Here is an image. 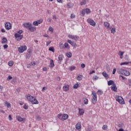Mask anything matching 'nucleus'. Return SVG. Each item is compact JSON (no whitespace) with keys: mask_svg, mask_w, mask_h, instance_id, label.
Instances as JSON below:
<instances>
[{"mask_svg":"<svg viewBox=\"0 0 131 131\" xmlns=\"http://www.w3.org/2000/svg\"><path fill=\"white\" fill-rule=\"evenodd\" d=\"M12 78H13V77H12L11 76H8V80H11V79H12Z\"/></svg>","mask_w":131,"mask_h":131,"instance_id":"nucleus-60","label":"nucleus"},{"mask_svg":"<svg viewBox=\"0 0 131 131\" xmlns=\"http://www.w3.org/2000/svg\"><path fill=\"white\" fill-rule=\"evenodd\" d=\"M21 48H23V50L24 52V51H26L27 50V47L26 46H21Z\"/></svg>","mask_w":131,"mask_h":131,"instance_id":"nucleus-44","label":"nucleus"},{"mask_svg":"<svg viewBox=\"0 0 131 131\" xmlns=\"http://www.w3.org/2000/svg\"><path fill=\"white\" fill-rule=\"evenodd\" d=\"M47 90H48V88H47L46 87H43L42 89V92H44V91H47Z\"/></svg>","mask_w":131,"mask_h":131,"instance_id":"nucleus-54","label":"nucleus"},{"mask_svg":"<svg viewBox=\"0 0 131 131\" xmlns=\"http://www.w3.org/2000/svg\"><path fill=\"white\" fill-rule=\"evenodd\" d=\"M59 48L61 49V50L64 49V46L63 45V43L61 42L59 43Z\"/></svg>","mask_w":131,"mask_h":131,"instance_id":"nucleus-31","label":"nucleus"},{"mask_svg":"<svg viewBox=\"0 0 131 131\" xmlns=\"http://www.w3.org/2000/svg\"><path fill=\"white\" fill-rule=\"evenodd\" d=\"M112 91H114V92H116L117 91V88H116V84H114L111 86Z\"/></svg>","mask_w":131,"mask_h":131,"instance_id":"nucleus-15","label":"nucleus"},{"mask_svg":"<svg viewBox=\"0 0 131 131\" xmlns=\"http://www.w3.org/2000/svg\"><path fill=\"white\" fill-rule=\"evenodd\" d=\"M129 62H122L120 64L121 66H122V65H126L127 64H129Z\"/></svg>","mask_w":131,"mask_h":131,"instance_id":"nucleus-42","label":"nucleus"},{"mask_svg":"<svg viewBox=\"0 0 131 131\" xmlns=\"http://www.w3.org/2000/svg\"><path fill=\"white\" fill-rule=\"evenodd\" d=\"M76 128H77V129H80V128H81V125L80 124V123L76 124Z\"/></svg>","mask_w":131,"mask_h":131,"instance_id":"nucleus-23","label":"nucleus"},{"mask_svg":"<svg viewBox=\"0 0 131 131\" xmlns=\"http://www.w3.org/2000/svg\"><path fill=\"white\" fill-rule=\"evenodd\" d=\"M85 12L86 14H90L91 13V10L89 8H86L85 9Z\"/></svg>","mask_w":131,"mask_h":131,"instance_id":"nucleus-29","label":"nucleus"},{"mask_svg":"<svg viewBox=\"0 0 131 131\" xmlns=\"http://www.w3.org/2000/svg\"><path fill=\"white\" fill-rule=\"evenodd\" d=\"M63 91L64 92H67L68 91H69V85H66L63 86Z\"/></svg>","mask_w":131,"mask_h":131,"instance_id":"nucleus-14","label":"nucleus"},{"mask_svg":"<svg viewBox=\"0 0 131 131\" xmlns=\"http://www.w3.org/2000/svg\"><path fill=\"white\" fill-rule=\"evenodd\" d=\"M82 77H83V76L82 75H79L78 77H77V80H79V81H80V80H81V79H82Z\"/></svg>","mask_w":131,"mask_h":131,"instance_id":"nucleus-26","label":"nucleus"},{"mask_svg":"<svg viewBox=\"0 0 131 131\" xmlns=\"http://www.w3.org/2000/svg\"><path fill=\"white\" fill-rule=\"evenodd\" d=\"M86 131H91L92 130V128L90 127H88L85 128Z\"/></svg>","mask_w":131,"mask_h":131,"instance_id":"nucleus-48","label":"nucleus"},{"mask_svg":"<svg viewBox=\"0 0 131 131\" xmlns=\"http://www.w3.org/2000/svg\"><path fill=\"white\" fill-rule=\"evenodd\" d=\"M119 55L120 56V59H122L123 58V54H124V52H119Z\"/></svg>","mask_w":131,"mask_h":131,"instance_id":"nucleus-25","label":"nucleus"},{"mask_svg":"<svg viewBox=\"0 0 131 131\" xmlns=\"http://www.w3.org/2000/svg\"><path fill=\"white\" fill-rule=\"evenodd\" d=\"M79 85L78 84H75V85H74L73 88L74 89H77V88H78Z\"/></svg>","mask_w":131,"mask_h":131,"instance_id":"nucleus-46","label":"nucleus"},{"mask_svg":"<svg viewBox=\"0 0 131 131\" xmlns=\"http://www.w3.org/2000/svg\"><path fill=\"white\" fill-rule=\"evenodd\" d=\"M24 108L27 110V109H28V105H26V104H24Z\"/></svg>","mask_w":131,"mask_h":131,"instance_id":"nucleus-45","label":"nucleus"},{"mask_svg":"<svg viewBox=\"0 0 131 131\" xmlns=\"http://www.w3.org/2000/svg\"><path fill=\"white\" fill-rule=\"evenodd\" d=\"M50 67H51L52 68H53V67H54V66H55V64L54 63V60H53L52 59H51L50 61Z\"/></svg>","mask_w":131,"mask_h":131,"instance_id":"nucleus-19","label":"nucleus"},{"mask_svg":"<svg viewBox=\"0 0 131 131\" xmlns=\"http://www.w3.org/2000/svg\"><path fill=\"white\" fill-rule=\"evenodd\" d=\"M93 80H95V81L98 80V79H99V77H98L97 76H94L93 77Z\"/></svg>","mask_w":131,"mask_h":131,"instance_id":"nucleus-36","label":"nucleus"},{"mask_svg":"<svg viewBox=\"0 0 131 131\" xmlns=\"http://www.w3.org/2000/svg\"><path fill=\"white\" fill-rule=\"evenodd\" d=\"M68 46H69V45L68 44V43H64V48H68Z\"/></svg>","mask_w":131,"mask_h":131,"instance_id":"nucleus-56","label":"nucleus"},{"mask_svg":"<svg viewBox=\"0 0 131 131\" xmlns=\"http://www.w3.org/2000/svg\"><path fill=\"white\" fill-rule=\"evenodd\" d=\"M61 116H62V114H59L58 115L57 117L58 118H61Z\"/></svg>","mask_w":131,"mask_h":131,"instance_id":"nucleus-62","label":"nucleus"},{"mask_svg":"<svg viewBox=\"0 0 131 131\" xmlns=\"http://www.w3.org/2000/svg\"><path fill=\"white\" fill-rule=\"evenodd\" d=\"M14 62L12 61H10L8 62V65L9 66L12 67V65H13Z\"/></svg>","mask_w":131,"mask_h":131,"instance_id":"nucleus-39","label":"nucleus"},{"mask_svg":"<svg viewBox=\"0 0 131 131\" xmlns=\"http://www.w3.org/2000/svg\"><path fill=\"white\" fill-rule=\"evenodd\" d=\"M81 67L82 68H84V67H85V64H84V63H82V64H81Z\"/></svg>","mask_w":131,"mask_h":131,"instance_id":"nucleus-57","label":"nucleus"},{"mask_svg":"<svg viewBox=\"0 0 131 131\" xmlns=\"http://www.w3.org/2000/svg\"><path fill=\"white\" fill-rule=\"evenodd\" d=\"M104 26L106 28H110V24L108 22H104Z\"/></svg>","mask_w":131,"mask_h":131,"instance_id":"nucleus-17","label":"nucleus"},{"mask_svg":"<svg viewBox=\"0 0 131 131\" xmlns=\"http://www.w3.org/2000/svg\"><path fill=\"white\" fill-rule=\"evenodd\" d=\"M67 56L68 58H71L72 57V54L70 52L67 53Z\"/></svg>","mask_w":131,"mask_h":131,"instance_id":"nucleus-33","label":"nucleus"},{"mask_svg":"<svg viewBox=\"0 0 131 131\" xmlns=\"http://www.w3.org/2000/svg\"><path fill=\"white\" fill-rule=\"evenodd\" d=\"M81 14H82V16H84L85 14V9H83L81 11Z\"/></svg>","mask_w":131,"mask_h":131,"instance_id":"nucleus-40","label":"nucleus"},{"mask_svg":"<svg viewBox=\"0 0 131 131\" xmlns=\"http://www.w3.org/2000/svg\"><path fill=\"white\" fill-rule=\"evenodd\" d=\"M102 74L104 76V77H105V78H108V77H109V76L108 75L107 73H106V72H102Z\"/></svg>","mask_w":131,"mask_h":131,"instance_id":"nucleus-22","label":"nucleus"},{"mask_svg":"<svg viewBox=\"0 0 131 131\" xmlns=\"http://www.w3.org/2000/svg\"><path fill=\"white\" fill-rule=\"evenodd\" d=\"M71 19H74V18H75V15L73 14H72L71 15Z\"/></svg>","mask_w":131,"mask_h":131,"instance_id":"nucleus-52","label":"nucleus"},{"mask_svg":"<svg viewBox=\"0 0 131 131\" xmlns=\"http://www.w3.org/2000/svg\"><path fill=\"white\" fill-rule=\"evenodd\" d=\"M79 113L80 115H83V114L84 113V110L83 109L79 108Z\"/></svg>","mask_w":131,"mask_h":131,"instance_id":"nucleus-20","label":"nucleus"},{"mask_svg":"<svg viewBox=\"0 0 131 131\" xmlns=\"http://www.w3.org/2000/svg\"><path fill=\"white\" fill-rule=\"evenodd\" d=\"M95 72H95V71H91V72L89 73V74H90V75H91V74H94V73H95Z\"/></svg>","mask_w":131,"mask_h":131,"instance_id":"nucleus-59","label":"nucleus"},{"mask_svg":"<svg viewBox=\"0 0 131 131\" xmlns=\"http://www.w3.org/2000/svg\"><path fill=\"white\" fill-rule=\"evenodd\" d=\"M76 67L74 66H71L70 68V70H71V71H73V70H74V69H75Z\"/></svg>","mask_w":131,"mask_h":131,"instance_id":"nucleus-41","label":"nucleus"},{"mask_svg":"<svg viewBox=\"0 0 131 131\" xmlns=\"http://www.w3.org/2000/svg\"><path fill=\"white\" fill-rule=\"evenodd\" d=\"M84 104H85V105H88L89 104V100L88 99H85L83 100Z\"/></svg>","mask_w":131,"mask_h":131,"instance_id":"nucleus-35","label":"nucleus"},{"mask_svg":"<svg viewBox=\"0 0 131 131\" xmlns=\"http://www.w3.org/2000/svg\"><path fill=\"white\" fill-rule=\"evenodd\" d=\"M87 22L88 23H89V24L92 26H96V23L95 22V21H94V20L91 18H88L87 19Z\"/></svg>","mask_w":131,"mask_h":131,"instance_id":"nucleus-4","label":"nucleus"},{"mask_svg":"<svg viewBox=\"0 0 131 131\" xmlns=\"http://www.w3.org/2000/svg\"><path fill=\"white\" fill-rule=\"evenodd\" d=\"M68 42L69 43H70V45H71V46H72V47H74V48H76V47H77V45H76V43L72 41L71 40H68Z\"/></svg>","mask_w":131,"mask_h":131,"instance_id":"nucleus-9","label":"nucleus"},{"mask_svg":"<svg viewBox=\"0 0 131 131\" xmlns=\"http://www.w3.org/2000/svg\"><path fill=\"white\" fill-rule=\"evenodd\" d=\"M49 50L51 52H53V53H54V52H55V49L54 48V47L49 48Z\"/></svg>","mask_w":131,"mask_h":131,"instance_id":"nucleus-37","label":"nucleus"},{"mask_svg":"<svg viewBox=\"0 0 131 131\" xmlns=\"http://www.w3.org/2000/svg\"><path fill=\"white\" fill-rule=\"evenodd\" d=\"M92 95L93 97H97V94H96L95 93L93 92Z\"/></svg>","mask_w":131,"mask_h":131,"instance_id":"nucleus-55","label":"nucleus"},{"mask_svg":"<svg viewBox=\"0 0 131 131\" xmlns=\"http://www.w3.org/2000/svg\"><path fill=\"white\" fill-rule=\"evenodd\" d=\"M5 28L7 30H10L12 28V25L10 23H6L5 24Z\"/></svg>","mask_w":131,"mask_h":131,"instance_id":"nucleus-5","label":"nucleus"},{"mask_svg":"<svg viewBox=\"0 0 131 131\" xmlns=\"http://www.w3.org/2000/svg\"><path fill=\"white\" fill-rule=\"evenodd\" d=\"M29 30H30V31H31V32H33L34 31H35V30H36V28H35V27H33L32 25H31V27L29 28Z\"/></svg>","mask_w":131,"mask_h":131,"instance_id":"nucleus-12","label":"nucleus"},{"mask_svg":"<svg viewBox=\"0 0 131 131\" xmlns=\"http://www.w3.org/2000/svg\"><path fill=\"white\" fill-rule=\"evenodd\" d=\"M21 33H23V30H19L17 32V34H21Z\"/></svg>","mask_w":131,"mask_h":131,"instance_id":"nucleus-51","label":"nucleus"},{"mask_svg":"<svg viewBox=\"0 0 131 131\" xmlns=\"http://www.w3.org/2000/svg\"><path fill=\"white\" fill-rule=\"evenodd\" d=\"M49 31H51V32H53L54 31V29L52 27H50L49 28Z\"/></svg>","mask_w":131,"mask_h":131,"instance_id":"nucleus-47","label":"nucleus"},{"mask_svg":"<svg viewBox=\"0 0 131 131\" xmlns=\"http://www.w3.org/2000/svg\"><path fill=\"white\" fill-rule=\"evenodd\" d=\"M32 104H38V101L36 100V99L34 98L33 99L32 101L31 102Z\"/></svg>","mask_w":131,"mask_h":131,"instance_id":"nucleus-16","label":"nucleus"},{"mask_svg":"<svg viewBox=\"0 0 131 131\" xmlns=\"http://www.w3.org/2000/svg\"><path fill=\"white\" fill-rule=\"evenodd\" d=\"M107 128H108V126H107L106 125H104L102 126V129H103V130H106Z\"/></svg>","mask_w":131,"mask_h":131,"instance_id":"nucleus-34","label":"nucleus"},{"mask_svg":"<svg viewBox=\"0 0 131 131\" xmlns=\"http://www.w3.org/2000/svg\"><path fill=\"white\" fill-rule=\"evenodd\" d=\"M68 36L71 39H74V40H77V37L76 36L69 35Z\"/></svg>","mask_w":131,"mask_h":131,"instance_id":"nucleus-10","label":"nucleus"},{"mask_svg":"<svg viewBox=\"0 0 131 131\" xmlns=\"http://www.w3.org/2000/svg\"><path fill=\"white\" fill-rule=\"evenodd\" d=\"M93 104H96L97 103V97H93V99L92 100Z\"/></svg>","mask_w":131,"mask_h":131,"instance_id":"nucleus-21","label":"nucleus"},{"mask_svg":"<svg viewBox=\"0 0 131 131\" xmlns=\"http://www.w3.org/2000/svg\"><path fill=\"white\" fill-rule=\"evenodd\" d=\"M3 47H4V49H7V48H8V45H4Z\"/></svg>","mask_w":131,"mask_h":131,"instance_id":"nucleus-64","label":"nucleus"},{"mask_svg":"<svg viewBox=\"0 0 131 131\" xmlns=\"http://www.w3.org/2000/svg\"><path fill=\"white\" fill-rule=\"evenodd\" d=\"M116 100L117 102H118V103L121 104V105H123V104H124V100H123V98L121 96H116Z\"/></svg>","mask_w":131,"mask_h":131,"instance_id":"nucleus-2","label":"nucleus"},{"mask_svg":"<svg viewBox=\"0 0 131 131\" xmlns=\"http://www.w3.org/2000/svg\"><path fill=\"white\" fill-rule=\"evenodd\" d=\"M118 127H121V128L123 127V124H122V123L119 124Z\"/></svg>","mask_w":131,"mask_h":131,"instance_id":"nucleus-50","label":"nucleus"},{"mask_svg":"<svg viewBox=\"0 0 131 131\" xmlns=\"http://www.w3.org/2000/svg\"><path fill=\"white\" fill-rule=\"evenodd\" d=\"M117 72L119 74H122V75H124L125 76H129L130 73L123 69H118L117 70Z\"/></svg>","mask_w":131,"mask_h":131,"instance_id":"nucleus-1","label":"nucleus"},{"mask_svg":"<svg viewBox=\"0 0 131 131\" xmlns=\"http://www.w3.org/2000/svg\"><path fill=\"white\" fill-rule=\"evenodd\" d=\"M31 25H32L30 23L24 24V27H25L27 29H29V28H30V27L31 26Z\"/></svg>","mask_w":131,"mask_h":131,"instance_id":"nucleus-7","label":"nucleus"},{"mask_svg":"<svg viewBox=\"0 0 131 131\" xmlns=\"http://www.w3.org/2000/svg\"><path fill=\"white\" fill-rule=\"evenodd\" d=\"M16 119L18 120V121H20V122L21 121H24V120H25V118H23L22 117H20V116H17Z\"/></svg>","mask_w":131,"mask_h":131,"instance_id":"nucleus-13","label":"nucleus"},{"mask_svg":"<svg viewBox=\"0 0 131 131\" xmlns=\"http://www.w3.org/2000/svg\"><path fill=\"white\" fill-rule=\"evenodd\" d=\"M97 94L99 95H102V94H103V92H102V91H101V90H98L97 91Z\"/></svg>","mask_w":131,"mask_h":131,"instance_id":"nucleus-43","label":"nucleus"},{"mask_svg":"<svg viewBox=\"0 0 131 131\" xmlns=\"http://www.w3.org/2000/svg\"><path fill=\"white\" fill-rule=\"evenodd\" d=\"M33 96L30 95V94L28 95V96L27 97V99L28 100H29L30 102H31V101L33 100Z\"/></svg>","mask_w":131,"mask_h":131,"instance_id":"nucleus-11","label":"nucleus"},{"mask_svg":"<svg viewBox=\"0 0 131 131\" xmlns=\"http://www.w3.org/2000/svg\"><path fill=\"white\" fill-rule=\"evenodd\" d=\"M51 42H52L51 41H48L47 42V44H46V46H49V45H50V43H51Z\"/></svg>","mask_w":131,"mask_h":131,"instance_id":"nucleus-58","label":"nucleus"},{"mask_svg":"<svg viewBox=\"0 0 131 131\" xmlns=\"http://www.w3.org/2000/svg\"><path fill=\"white\" fill-rule=\"evenodd\" d=\"M107 84H108V85H111L112 84H113V85H114V84H115V83H114V81L110 80V81H108Z\"/></svg>","mask_w":131,"mask_h":131,"instance_id":"nucleus-24","label":"nucleus"},{"mask_svg":"<svg viewBox=\"0 0 131 131\" xmlns=\"http://www.w3.org/2000/svg\"><path fill=\"white\" fill-rule=\"evenodd\" d=\"M63 57H64L62 55H59L58 60H59V61H60L59 64H61V62H62V61H63Z\"/></svg>","mask_w":131,"mask_h":131,"instance_id":"nucleus-18","label":"nucleus"},{"mask_svg":"<svg viewBox=\"0 0 131 131\" xmlns=\"http://www.w3.org/2000/svg\"><path fill=\"white\" fill-rule=\"evenodd\" d=\"M41 23H42V20H38L37 21H34L33 23V25H34V26H38V25Z\"/></svg>","mask_w":131,"mask_h":131,"instance_id":"nucleus-6","label":"nucleus"},{"mask_svg":"<svg viewBox=\"0 0 131 131\" xmlns=\"http://www.w3.org/2000/svg\"><path fill=\"white\" fill-rule=\"evenodd\" d=\"M14 36H15L16 40H17L18 41L21 40V39H22V38H23V35H20L18 33H15L14 34Z\"/></svg>","mask_w":131,"mask_h":131,"instance_id":"nucleus-3","label":"nucleus"},{"mask_svg":"<svg viewBox=\"0 0 131 131\" xmlns=\"http://www.w3.org/2000/svg\"><path fill=\"white\" fill-rule=\"evenodd\" d=\"M68 117H69V116L67 114H63L61 118V120L64 121V120H66V119H68Z\"/></svg>","mask_w":131,"mask_h":131,"instance_id":"nucleus-8","label":"nucleus"},{"mask_svg":"<svg viewBox=\"0 0 131 131\" xmlns=\"http://www.w3.org/2000/svg\"><path fill=\"white\" fill-rule=\"evenodd\" d=\"M110 29H111V33L114 34L116 32V29L115 28H112V29L110 28Z\"/></svg>","mask_w":131,"mask_h":131,"instance_id":"nucleus-27","label":"nucleus"},{"mask_svg":"<svg viewBox=\"0 0 131 131\" xmlns=\"http://www.w3.org/2000/svg\"><path fill=\"white\" fill-rule=\"evenodd\" d=\"M85 4H86V1H85V0H83L80 3L81 6H83V5H85Z\"/></svg>","mask_w":131,"mask_h":131,"instance_id":"nucleus-38","label":"nucleus"},{"mask_svg":"<svg viewBox=\"0 0 131 131\" xmlns=\"http://www.w3.org/2000/svg\"><path fill=\"white\" fill-rule=\"evenodd\" d=\"M9 120H12V116L11 115H9Z\"/></svg>","mask_w":131,"mask_h":131,"instance_id":"nucleus-63","label":"nucleus"},{"mask_svg":"<svg viewBox=\"0 0 131 131\" xmlns=\"http://www.w3.org/2000/svg\"><path fill=\"white\" fill-rule=\"evenodd\" d=\"M18 51L19 53H23V52H24L23 48L21 47L18 48Z\"/></svg>","mask_w":131,"mask_h":131,"instance_id":"nucleus-30","label":"nucleus"},{"mask_svg":"<svg viewBox=\"0 0 131 131\" xmlns=\"http://www.w3.org/2000/svg\"><path fill=\"white\" fill-rule=\"evenodd\" d=\"M2 42L3 43H7V42H8V39H7L6 38H4L2 39Z\"/></svg>","mask_w":131,"mask_h":131,"instance_id":"nucleus-32","label":"nucleus"},{"mask_svg":"<svg viewBox=\"0 0 131 131\" xmlns=\"http://www.w3.org/2000/svg\"><path fill=\"white\" fill-rule=\"evenodd\" d=\"M67 7L68 8H71L72 7V4H71V3H68L67 5Z\"/></svg>","mask_w":131,"mask_h":131,"instance_id":"nucleus-49","label":"nucleus"},{"mask_svg":"<svg viewBox=\"0 0 131 131\" xmlns=\"http://www.w3.org/2000/svg\"><path fill=\"white\" fill-rule=\"evenodd\" d=\"M116 72V69H114L113 71V74H115Z\"/></svg>","mask_w":131,"mask_h":131,"instance_id":"nucleus-61","label":"nucleus"},{"mask_svg":"<svg viewBox=\"0 0 131 131\" xmlns=\"http://www.w3.org/2000/svg\"><path fill=\"white\" fill-rule=\"evenodd\" d=\"M5 104H6L7 108H11V104L8 101H5Z\"/></svg>","mask_w":131,"mask_h":131,"instance_id":"nucleus-28","label":"nucleus"},{"mask_svg":"<svg viewBox=\"0 0 131 131\" xmlns=\"http://www.w3.org/2000/svg\"><path fill=\"white\" fill-rule=\"evenodd\" d=\"M27 59H29L30 58V54H27L26 55Z\"/></svg>","mask_w":131,"mask_h":131,"instance_id":"nucleus-53","label":"nucleus"}]
</instances>
